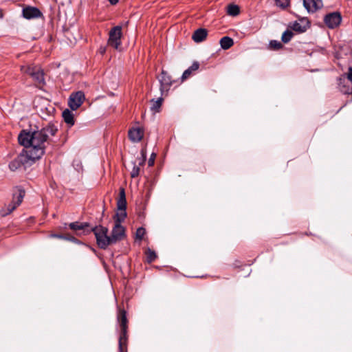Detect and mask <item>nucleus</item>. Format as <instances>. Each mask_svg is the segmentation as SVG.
<instances>
[{
	"instance_id": "obj_1",
	"label": "nucleus",
	"mask_w": 352,
	"mask_h": 352,
	"mask_svg": "<svg viewBox=\"0 0 352 352\" xmlns=\"http://www.w3.org/2000/svg\"><path fill=\"white\" fill-rule=\"evenodd\" d=\"M57 129L53 125L33 132L22 131L18 140L19 144L26 148L27 158L32 161L40 159L45 153V144L50 136L55 135Z\"/></svg>"
},
{
	"instance_id": "obj_2",
	"label": "nucleus",
	"mask_w": 352,
	"mask_h": 352,
	"mask_svg": "<svg viewBox=\"0 0 352 352\" xmlns=\"http://www.w3.org/2000/svg\"><path fill=\"white\" fill-rule=\"evenodd\" d=\"M117 320L120 329L119 336V352H127V329L128 320L126 318V312L124 309H118L117 314Z\"/></svg>"
},
{
	"instance_id": "obj_3",
	"label": "nucleus",
	"mask_w": 352,
	"mask_h": 352,
	"mask_svg": "<svg viewBox=\"0 0 352 352\" xmlns=\"http://www.w3.org/2000/svg\"><path fill=\"white\" fill-rule=\"evenodd\" d=\"M94 233L97 245L101 249H106L108 246L113 245L110 236L108 235V229L101 226H96L91 229Z\"/></svg>"
},
{
	"instance_id": "obj_4",
	"label": "nucleus",
	"mask_w": 352,
	"mask_h": 352,
	"mask_svg": "<svg viewBox=\"0 0 352 352\" xmlns=\"http://www.w3.org/2000/svg\"><path fill=\"white\" fill-rule=\"evenodd\" d=\"M342 21V15L340 12H333L327 14L324 17V24L330 29L338 27Z\"/></svg>"
},
{
	"instance_id": "obj_5",
	"label": "nucleus",
	"mask_w": 352,
	"mask_h": 352,
	"mask_svg": "<svg viewBox=\"0 0 352 352\" xmlns=\"http://www.w3.org/2000/svg\"><path fill=\"white\" fill-rule=\"evenodd\" d=\"M125 237V229L121 224L114 223L112 228L110 238L111 243L116 244V243L123 240Z\"/></svg>"
},
{
	"instance_id": "obj_6",
	"label": "nucleus",
	"mask_w": 352,
	"mask_h": 352,
	"mask_svg": "<svg viewBox=\"0 0 352 352\" xmlns=\"http://www.w3.org/2000/svg\"><path fill=\"white\" fill-rule=\"evenodd\" d=\"M85 94L82 91H77L71 94L69 98V106L72 110H76L83 103Z\"/></svg>"
},
{
	"instance_id": "obj_7",
	"label": "nucleus",
	"mask_w": 352,
	"mask_h": 352,
	"mask_svg": "<svg viewBox=\"0 0 352 352\" xmlns=\"http://www.w3.org/2000/svg\"><path fill=\"white\" fill-rule=\"evenodd\" d=\"M23 16L27 19L41 17L43 14L40 10L36 7L27 6L23 9Z\"/></svg>"
},
{
	"instance_id": "obj_8",
	"label": "nucleus",
	"mask_w": 352,
	"mask_h": 352,
	"mask_svg": "<svg viewBox=\"0 0 352 352\" xmlns=\"http://www.w3.org/2000/svg\"><path fill=\"white\" fill-rule=\"evenodd\" d=\"M303 5L311 12H314L323 6L322 0H303Z\"/></svg>"
},
{
	"instance_id": "obj_9",
	"label": "nucleus",
	"mask_w": 352,
	"mask_h": 352,
	"mask_svg": "<svg viewBox=\"0 0 352 352\" xmlns=\"http://www.w3.org/2000/svg\"><path fill=\"white\" fill-rule=\"evenodd\" d=\"M25 196V191L24 190H19L17 195H14L13 201L8 206V212L6 213V214H8L10 212H12L17 206H19ZM5 215V214H3Z\"/></svg>"
},
{
	"instance_id": "obj_10",
	"label": "nucleus",
	"mask_w": 352,
	"mask_h": 352,
	"mask_svg": "<svg viewBox=\"0 0 352 352\" xmlns=\"http://www.w3.org/2000/svg\"><path fill=\"white\" fill-rule=\"evenodd\" d=\"M109 42H111L114 44H120V39L122 36V28L121 26H116L113 28L109 32Z\"/></svg>"
},
{
	"instance_id": "obj_11",
	"label": "nucleus",
	"mask_w": 352,
	"mask_h": 352,
	"mask_svg": "<svg viewBox=\"0 0 352 352\" xmlns=\"http://www.w3.org/2000/svg\"><path fill=\"white\" fill-rule=\"evenodd\" d=\"M144 136V131L140 127L132 128L129 131V138L133 142H140Z\"/></svg>"
},
{
	"instance_id": "obj_12",
	"label": "nucleus",
	"mask_w": 352,
	"mask_h": 352,
	"mask_svg": "<svg viewBox=\"0 0 352 352\" xmlns=\"http://www.w3.org/2000/svg\"><path fill=\"white\" fill-rule=\"evenodd\" d=\"M159 81L161 84L160 89L161 91H164L165 89H168L172 85L171 77L168 75V74L162 71L160 76L158 77Z\"/></svg>"
},
{
	"instance_id": "obj_13",
	"label": "nucleus",
	"mask_w": 352,
	"mask_h": 352,
	"mask_svg": "<svg viewBox=\"0 0 352 352\" xmlns=\"http://www.w3.org/2000/svg\"><path fill=\"white\" fill-rule=\"evenodd\" d=\"M208 35L207 30L204 28H199L194 32L192 38L195 43L203 42Z\"/></svg>"
},
{
	"instance_id": "obj_14",
	"label": "nucleus",
	"mask_w": 352,
	"mask_h": 352,
	"mask_svg": "<svg viewBox=\"0 0 352 352\" xmlns=\"http://www.w3.org/2000/svg\"><path fill=\"white\" fill-rule=\"evenodd\" d=\"M118 210H126V201L124 188H121L119 194V199L117 201Z\"/></svg>"
},
{
	"instance_id": "obj_15",
	"label": "nucleus",
	"mask_w": 352,
	"mask_h": 352,
	"mask_svg": "<svg viewBox=\"0 0 352 352\" xmlns=\"http://www.w3.org/2000/svg\"><path fill=\"white\" fill-rule=\"evenodd\" d=\"M199 67V64L198 62H194L192 65L188 67L187 69H186L182 76V80L184 81L188 78L190 76V75L192 74V72L197 71Z\"/></svg>"
},
{
	"instance_id": "obj_16",
	"label": "nucleus",
	"mask_w": 352,
	"mask_h": 352,
	"mask_svg": "<svg viewBox=\"0 0 352 352\" xmlns=\"http://www.w3.org/2000/svg\"><path fill=\"white\" fill-rule=\"evenodd\" d=\"M63 118L64 121L69 125L73 126L74 124V115L69 109L63 111Z\"/></svg>"
},
{
	"instance_id": "obj_17",
	"label": "nucleus",
	"mask_w": 352,
	"mask_h": 352,
	"mask_svg": "<svg viewBox=\"0 0 352 352\" xmlns=\"http://www.w3.org/2000/svg\"><path fill=\"white\" fill-rule=\"evenodd\" d=\"M31 77L33 78V80L39 83L44 81L43 72L39 67H37V68H36L34 73L32 74Z\"/></svg>"
},
{
	"instance_id": "obj_18",
	"label": "nucleus",
	"mask_w": 352,
	"mask_h": 352,
	"mask_svg": "<svg viewBox=\"0 0 352 352\" xmlns=\"http://www.w3.org/2000/svg\"><path fill=\"white\" fill-rule=\"evenodd\" d=\"M70 229L73 230H83V232H85V229L89 227L88 223H79V222H73L71 223L69 225Z\"/></svg>"
},
{
	"instance_id": "obj_19",
	"label": "nucleus",
	"mask_w": 352,
	"mask_h": 352,
	"mask_svg": "<svg viewBox=\"0 0 352 352\" xmlns=\"http://www.w3.org/2000/svg\"><path fill=\"white\" fill-rule=\"evenodd\" d=\"M239 7L234 4H229L227 7V13L230 16H236L239 14Z\"/></svg>"
},
{
	"instance_id": "obj_20",
	"label": "nucleus",
	"mask_w": 352,
	"mask_h": 352,
	"mask_svg": "<svg viewBox=\"0 0 352 352\" xmlns=\"http://www.w3.org/2000/svg\"><path fill=\"white\" fill-rule=\"evenodd\" d=\"M126 217V210H118L117 213L114 217L115 223L121 224Z\"/></svg>"
},
{
	"instance_id": "obj_21",
	"label": "nucleus",
	"mask_w": 352,
	"mask_h": 352,
	"mask_svg": "<svg viewBox=\"0 0 352 352\" xmlns=\"http://www.w3.org/2000/svg\"><path fill=\"white\" fill-rule=\"evenodd\" d=\"M37 67L38 66L34 65H23L21 67V70L23 74H28L31 76L32 74L34 73Z\"/></svg>"
},
{
	"instance_id": "obj_22",
	"label": "nucleus",
	"mask_w": 352,
	"mask_h": 352,
	"mask_svg": "<svg viewBox=\"0 0 352 352\" xmlns=\"http://www.w3.org/2000/svg\"><path fill=\"white\" fill-rule=\"evenodd\" d=\"M289 28L292 30L297 32L298 33L303 32L306 30L305 26H302L301 24L297 21H295L294 23H292V25H289Z\"/></svg>"
},
{
	"instance_id": "obj_23",
	"label": "nucleus",
	"mask_w": 352,
	"mask_h": 352,
	"mask_svg": "<svg viewBox=\"0 0 352 352\" xmlns=\"http://www.w3.org/2000/svg\"><path fill=\"white\" fill-rule=\"evenodd\" d=\"M162 100L163 99L162 98H159L157 100H152L151 110L155 112H158L162 106Z\"/></svg>"
},
{
	"instance_id": "obj_24",
	"label": "nucleus",
	"mask_w": 352,
	"mask_h": 352,
	"mask_svg": "<svg viewBox=\"0 0 352 352\" xmlns=\"http://www.w3.org/2000/svg\"><path fill=\"white\" fill-rule=\"evenodd\" d=\"M294 36V33L291 30L287 29L282 35V41L283 43H288L290 41Z\"/></svg>"
},
{
	"instance_id": "obj_25",
	"label": "nucleus",
	"mask_w": 352,
	"mask_h": 352,
	"mask_svg": "<svg viewBox=\"0 0 352 352\" xmlns=\"http://www.w3.org/2000/svg\"><path fill=\"white\" fill-rule=\"evenodd\" d=\"M146 260L148 263H152L157 258L156 253L153 250H151V249H148L146 250Z\"/></svg>"
},
{
	"instance_id": "obj_26",
	"label": "nucleus",
	"mask_w": 352,
	"mask_h": 352,
	"mask_svg": "<svg viewBox=\"0 0 352 352\" xmlns=\"http://www.w3.org/2000/svg\"><path fill=\"white\" fill-rule=\"evenodd\" d=\"M146 233V230L144 228H139L136 230L135 236L139 240H142Z\"/></svg>"
},
{
	"instance_id": "obj_27",
	"label": "nucleus",
	"mask_w": 352,
	"mask_h": 352,
	"mask_svg": "<svg viewBox=\"0 0 352 352\" xmlns=\"http://www.w3.org/2000/svg\"><path fill=\"white\" fill-rule=\"evenodd\" d=\"M276 6L282 8H287L289 4V0H275Z\"/></svg>"
},
{
	"instance_id": "obj_28",
	"label": "nucleus",
	"mask_w": 352,
	"mask_h": 352,
	"mask_svg": "<svg viewBox=\"0 0 352 352\" xmlns=\"http://www.w3.org/2000/svg\"><path fill=\"white\" fill-rule=\"evenodd\" d=\"M219 43V44H234L233 39L227 36L222 37Z\"/></svg>"
},
{
	"instance_id": "obj_29",
	"label": "nucleus",
	"mask_w": 352,
	"mask_h": 352,
	"mask_svg": "<svg viewBox=\"0 0 352 352\" xmlns=\"http://www.w3.org/2000/svg\"><path fill=\"white\" fill-rule=\"evenodd\" d=\"M140 168L139 166H137L135 164H134L133 169L131 172V177L135 178V177H138L140 174Z\"/></svg>"
},
{
	"instance_id": "obj_30",
	"label": "nucleus",
	"mask_w": 352,
	"mask_h": 352,
	"mask_svg": "<svg viewBox=\"0 0 352 352\" xmlns=\"http://www.w3.org/2000/svg\"><path fill=\"white\" fill-rule=\"evenodd\" d=\"M50 237L60 239H67V240H71V241H72L74 239V237L69 238L65 235L58 234H50Z\"/></svg>"
},
{
	"instance_id": "obj_31",
	"label": "nucleus",
	"mask_w": 352,
	"mask_h": 352,
	"mask_svg": "<svg viewBox=\"0 0 352 352\" xmlns=\"http://www.w3.org/2000/svg\"><path fill=\"white\" fill-rule=\"evenodd\" d=\"M19 166H20V164L18 161H12L9 164V167L12 170H16Z\"/></svg>"
},
{
	"instance_id": "obj_32",
	"label": "nucleus",
	"mask_w": 352,
	"mask_h": 352,
	"mask_svg": "<svg viewBox=\"0 0 352 352\" xmlns=\"http://www.w3.org/2000/svg\"><path fill=\"white\" fill-rule=\"evenodd\" d=\"M141 154H142V157L138 159V166H139V167L140 166H142L144 164L145 159H146V154H145L144 151H142Z\"/></svg>"
},
{
	"instance_id": "obj_33",
	"label": "nucleus",
	"mask_w": 352,
	"mask_h": 352,
	"mask_svg": "<svg viewBox=\"0 0 352 352\" xmlns=\"http://www.w3.org/2000/svg\"><path fill=\"white\" fill-rule=\"evenodd\" d=\"M155 154L152 153L151 155V157L148 160V164L149 166H152L154 164L155 158Z\"/></svg>"
},
{
	"instance_id": "obj_34",
	"label": "nucleus",
	"mask_w": 352,
	"mask_h": 352,
	"mask_svg": "<svg viewBox=\"0 0 352 352\" xmlns=\"http://www.w3.org/2000/svg\"><path fill=\"white\" fill-rule=\"evenodd\" d=\"M283 45H269V50L276 51L279 50L283 47Z\"/></svg>"
},
{
	"instance_id": "obj_35",
	"label": "nucleus",
	"mask_w": 352,
	"mask_h": 352,
	"mask_svg": "<svg viewBox=\"0 0 352 352\" xmlns=\"http://www.w3.org/2000/svg\"><path fill=\"white\" fill-rule=\"evenodd\" d=\"M107 49H106V47L105 46H101L99 50H98V52L100 54H103L105 53Z\"/></svg>"
},
{
	"instance_id": "obj_36",
	"label": "nucleus",
	"mask_w": 352,
	"mask_h": 352,
	"mask_svg": "<svg viewBox=\"0 0 352 352\" xmlns=\"http://www.w3.org/2000/svg\"><path fill=\"white\" fill-rule=\"evenodd\" d=\"M111 5H116L118 3V0H108Z\"/></svg>"
},
{
	"instance_id": "obj_37",
	"label": "nucleus",
	"mask_w": 352,
	"mask_h": 352,
	"mask_svg": "<svg viewBox=\"0 0 352 352\" xmlns=\"http://www.w3.org/2000/svg\"><path fill=\"white\" fill-rule=\"evenodd\" d=\"M232 45H221L222 49L228 50Z\"/></svg>"
},
{
	"instance_id": "obj_38",
	"label": "nucleus",
	"mask_w": 352,
	"mask_h": 352,
	"mask_svg": "<svg viewBox=\"0 0 352 352\" xmlns=\"http://www.w3.org/2000/svg\"><path fill=\"white\" fill-rule=\"evenodd\" d=\"M115 48L118 50H122V45H114Z\"/></svg>"
},
{
	"instance_id": "obj_39",
	"label": "nucleus",
	"mask_w": 352,
	"mask_h": 352,
	"mask_svg": "<svg viewBox=\"0 0 352 352\" xmlns=\"http://www.w3.org/2000/svg\"><path fill=\"white\" fill-rule=\"evenodd\" d=\"M270 45H272V44H280V43H277L276 41H271L270 43Z\"/></svg>"
}]
</instances>
